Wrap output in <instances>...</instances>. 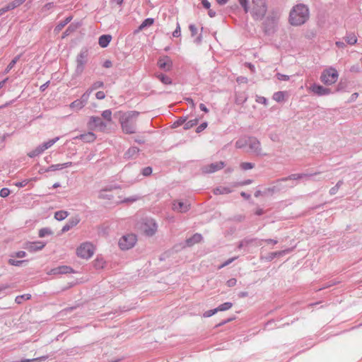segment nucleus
<instances>
[{
    "instance_id": "9",
    "label": "nucleus",
    "mask_w": 362,
    "mask_h": 362,
    "mask_svg": "<svg viewBox=\"0 0 362 362\" xmlns=\"http://www.w3.org/2000/svg\"><path fill=\"white\" fill-rule=\"evenodd\" d=\"M59 139V137H55L52 139L49 140L47 142L43 143L42 144L38 146L33 151L28 153V156L30 158H34V157L40 155L45 150L50 148L52 145H54Z\"/></svg>"
},
{
    "instance_id": "54",
    "label": "nucleus",
    "mask_w": 362,
    "mask_h": 362,
    "mask_svg": "<svg viewBox=\"0 0 362 362\" xmlns=\"http://www.w3.org/2000/svg\"><path fill=\"white\" fill-rule=\"evenodd\" d=\"M218 311H217V309L215 308V309H213V310H207L206 312H205L204 313V316L206 317H211L213 315H214L215 313H216Z\"/></svg>"
},
{
    "instance_id": "15",
    "label": "nucleus",
    "mask_w": 362,
    "mask_h": 362,
    "mask_svg": "<svg viewBox=\"0 0 362 362\" xmlns=\"http://www.w3.org/2000/svg\"><path fill=\"white\" fill-rule=\"evenodd\" d=\"M310 90L317 95L322 96L331 93V90L322 86L314 83L310 87Z\"/></svg>"
},
{
    "instance_id": "20",
    "label": "nucleus",
    "mask_w": 362,
    "mask_h": 362,
    "mask_svg": "<svg viewBox=\"0 0 362 362\" xmlns=\"http://www.w3.org/2000/svg\"><path fill=\"white\" fill-rule=\"evenodd\" d=\"M74 272L72 268L68 266H61L52 269L50 271L51 274H70Z\"/></svg>"
},
{
    "instance_id": "53",
    "label": "nucleus",
    "mask_w": 362,
    "mask_h": 362,
    "mask_svg": "<svg viewBox=\"0 0 362 362\" xmlns=\"http://www.w3.org/2000/svg\"><path fill=\"white\" fill-rule=\"evenodd\" d=\"M103 86H104L103 82L98 81H96V82L93 83L90 90H95V89H98L99 88L103 87Z\"/></svg>"
},
{
    "instance_id": "12",
    "label": "nucleus",
    "mask_w": 362,
    "mask_h": 362,
    "mask_svg": "<svg viewBox=\"0 0 362 362\" xmlns=\"http://www.w3.org/2000/svg\"><path fill=\"white\" fill-rule=\"evenodd\" d=\"M88 126L90 129H98L100 131H104L107 127V124L100 117L92 116L90 117Z\"/></svg>"
},
{
    "instance_id": "28",
    "label": "nucleus",
    "mask_w": 362,
    "mask_h": 362,
    "mask_svg": "<svg viewBox=\"0 0 362 362\" xmlns=\"http://www.w3.org/2000/svg\"><path fill=\"white\" fill-rule=\"evenodd\" d=\"M139 151V149L137 147H136V146L131 147L125 153V158H132L136 154H138Z\"/></svg>"
},
{
    "instance_id": "18",
    "label": "nucleus",
    "mask_w": 362,
    "mask_h": 362,
    "mask_svg": "<svg viewBox=\"0 0 362 362\" xmlns=\"http://www.w3.org/2000/svg\"><path fill=\"white\" fill-rule=\"evenodd\" d=\"M173 209L181 213H185L189 209V204L182 202H174L173 204Z\"/></svg>"
},
{
    "instance_id": "43",
    "label": "nucleus",
    "mask_w": 362,
    "mask_h": 362,
    "mask_svg": "<svg viewBox=\"0 0 362 362\" xmlns=\"http://www.w3.org/2000/svg\"><path fill=\"white\" fill-rule=\"evenodd\" d=\"M52 234V231L48 228H43L39 230V236L43 238L46 235Z\"/></svg>"
},
{
    "instance_id": "16",
    "label": "nucleus",
    "mask_w": 362,
    "mask_h": 362,
    "mask_svg": "<svg viewBox=\"0 0 362 362\" xmlns=\"http://www.w3.org/2000/svg\"><path fill=\"white\" fill-rule=\"evenodd\" d=\"M158 66L160 69L168 71H170L173 66V62L169 57L165 56L160 58L158 61Z\"/></svg>"
},
{
    "instance_id": "2",
    "label": "nucleus",
    "mask_w": 362,
    "mask_h": 362,
    "mask_svg": "<svg viewBox=\"0 0 362 362\" xmlns=\"http://www.w3.org/2000/svg\"><path fill=\"white\" fill-rule=\"evenodd\" d=\"M309 17V10L304 4H298L290 12L289 21L293 25H300L305 23Z\"/></svg>"
},
{
    "instance_id": "10",
    "label": "nucleus",
    "mask_w": 362,
    "mask_h": 362,
    "mask_svg": "<svg viewBox=\"0 0 362 362\" xmlns=\"http://www.w3.org/2000/svg\"><path fill=\"white\" fill-rule=\"evenodd\" d=\"M76 252L78 257L88 259L93 255V246L89 243H83L77 249Z\"/></svg>"
},
{
    "instance_id": "1",
    "label": "nucleus",
    "mask_w": 362,
    "mask_h": 362,
    "mask_svg": "<svg viewBox=\"0 0 362 362\" xmlns=\"http://www.w3.org/2000/svg\"><path fill=\"white\" fill-rule=\"evenodd\" d=\"M139 115L137 111H129L124 113L120 117L122 131L125 134H134L136 130V120Z\"/></svg>"
},
{
    "instance_id": "55",
    "label": "nucleus",
    "mask_w": 362,
    "mask_h": 362,
    "mask_svg": "<svg viewBox=\"0 0 362 362\" xmlns=\"http://www.w3.org/2000/svg\"><path fill=\"white\" fill-rule=\"evenodd\" d=\"M10 194V191L7 188H3L0 191V196L1 197H6Z\"/></svg>"
},
{
    "instance_id": "29",
    "label": "nucleus",
    "mask_w": 362,
    "mask_h": 362,
    "mask_svg": "<svg viewBox=\"0 0 362 362\" xmlns=\"http://www.w3.org/2000/svg\"><path fill=\"white\" fill-rule=\"evenodd\" d=\"M78 28V25L71 23L69 25V27L66 28V30L64 31L62 35V38L66 37V36L69 35L71 33L75 32L76 29Z\"/></svg>"
},
{
    "instance_id": "50",
    "label": "nucleus",
    "mask_w": 362,
    "mask_h": 362,
    "mask_svg": "<svg viewBox=\"0 0 362 362\" xmlns=\"http://www.w3.org/2000/svg\"><path fill=\"white\" fill-rule=\"evenodd\" d=\"M252 182V180H246L243 182H235L232 185L233 187H238V186H243V185H247Z\"/></svg>"
},
{
    "instance_id": "62",
    "label": "nucleus",
    "mask_w": 362,
    "mask_h": 362,
    "mask_svg": "<svg viewBox=\"0 0 362 362\" xmlns=\"http://www.w3.org/2000/svg\"><path fill=\"white\" fill-rule=\"evenodd\" d=\"M95 97L98 100H102L105 98V94L103 91H98L95 94Z\"/></svg>"
},
{
    "instance_id": "27",
    "label": "nucleus",
    "mask_w": 362,
    "mask_h": 362,
    "mask_svg": "<svg viewBox=\"0 0 362 362\" xmlns=\"http://www.w3.org/2000/svg\"><path fill=\"white\" fill-rule=\"evenodd\" d=\"M72 18L69 16L65 18L63 21L60 22L54 28V32L59 33L60 32L64 27L66 25L71 21Z\"/></svg>"
},
{
    "instance_id": "45",
    "label": "nucleus",
    "mask_w": 362,
    "mask_h": 362,
    "mask_svg": "<svg viewBox=\"0 0 362 362\" xmlns=\"http://www.w3.org/2000/svg\"><path fill=\"white\" fill-rule=\"evenodd\" d=\"M255 167V164L252 163L243 162L240 163V168L244 170L252 169Z\"/></svg>"
},
{
    "instance_id": "14",
    "label": "nucleus",
    "mask_w": 362,
    "mask_h": 362,
    "mask_svg": "<svg viewBox=\"0 0 362 362\" xmlns=\"http://www.w3.org/2000/svg\"><path fill=\"white\" fill-rule=\"evenodd\" d=\"M224 166L225 163L223 161H219L203 166L202 170L204 173H212L223 168Z\"/></svg>"
},
{
    "instance_id": "32",
    "label": "nucleus",
    "mask_w": 362,
    "mask_h": 362,
    "mask_svg": "<svg viewBox=\"0 0 362 362\" xmlns=\"http://www.w3.org/2000/svg\"><path fill=\"white\" fill-rule=\"evenodd\" d=\"M21 55H17L15 57L11 62L8 64L6 69L4 71V74H7L9 71L15 66L17 62L20 59Z\"/></svg>"
},
{
    "instance_id": "8",
    "label": "nucleus",
    "mask_w": 362,
    "mask_h": 362,
    "mask_svg": "<svg viewBox=\"0 0 362 362\" xmlns=\"http://www.w3.org/2000/svg\"><path fill=\"white\" fill-rule=\"evenodd\" d=\"M136 238L133 234L122 236L119 240V246L122 250H127L134 247Z\"/></svg>"
},
{
    "instance_id": "34",
    "label": "nucleus",
    "mask_w": 362,
    "mask_h": 362,
    "mask_svg": "<svg viewBox=\"0 0 362 362\" xmlns=\"http://www.w3.org/2000/svg\"><path fill=\"white\" fill-rule=\"evenodd\" d=\"M84 106L85 105L78 99L70 104V107L76 110H79Z\"/></svg>"
},
{
    "instance_id": "31",
    "label": "nucleus",
    "mask_w": 362,
    "mask_h": 362,
    "mask_svg": "<svg viewBox=\"0 0 362 362\" xmlns=\"http://www.w3.org/2000/svg\"><path fill=\"white\" fill-rule=\"evenodd\" d=\"M153 22H154V20L153 18H149L145 19L142 22V23L139 25V30H142L145 28L151 26V25L153 24Z\"/></svg>"
},
{
    "instance_id": "25",
    "label": "nucleus",
    "mask_w": 362,
    "mask_h": 362,
    "mask_svg": "<svg viewBox=\"0 0 362 362\" xmlns=\"http://www.w3.org/2000/svg\"><path fill=\"white\" fill-rule=\"evenodd\" d=\"M112 40L110 35H103L99 37L98 43L101 47H106Z\"/></svg>"
},
{
    "instance_id": "49",
    "label": "nucleus",
    "mask_w": 362,
    "mask_h": 362,
    "mask_svg": "<svg viewBox=\"0 0 362 362\" xmlns=\"http://www.w3.org/2000/svg\"><path fill=\"white\" fill-rule=\"evenodd\" d=\"M139 199V197L138 196H132V197H129L125 199H124L123 201H122V202L123 203H133L136 201H137L138 199Z\"/></svg>"
},
{
    "instance_id": "38",
    "label": "nucleus",
    "mask_w": 362,
    "mask_h": 362,
    "mask_svg": "<svg viewBox=\"0 0 362 362\" xmlns=\"http://www.w3.org/2000/svg\"><path fill=\"white\" fill-rule=\"evenodd\" d=\"M278 192H279L278 187L272 186L271 187L265 188L263 191V194L264 195H268V194H272Z\"/></svg>"
},
{
    "instance_id": "42",
    "label": "nucleus",
    "mask_w": 362,
    "mask_h": 362,
    "mask_svg": "<svg viewBox=\"0 0 362 362\" xmlns=\"http://www.w3.org/2000/svg\"><path fill=\"white\" fill-rule=\"evenodd\" d=\"M247 100L245 95L243 93L237 94L235 97V103L238 105L244 103Z\"/></svg>"
},
{
    "instance_id": "58",
    "label": "nucleus",
    "mask_w": 362,
    "mask_h": 362,
    "mask_svg": "<svg viewBox=\"0 0 362 362\" xmlns=\"http://www.w3.org/2000/svg\"><path fill=\"white\" fill-rule=\"evenodd\" d=\"M240 4L243 7L245 12H247V0H238Z\"/></svg>"
},
{
    "instance_id": "41",
    "label": "nucleus",
    "mask_w": 362,
    "mask_h": 362,
    "mask_svg": "<svg viewBox=\"0 0 362 362\" xmlns=\"http://www.w3.org/2000/svg\"><path fill=\"white\" fill-rule=\"evenodd\" d=\"M284 93L282 91L276 92L273 95V99L277 102H281L284 100Z\"/></svg>"
},
{
    "instance_id": "46",
    "label": "nucleus",
    "mask_w": 362,
    "mask_h": 362,
    "mask_svg": "<svg viewBox=\"0 0 362 362\" xmlns=\"http://www.w3.org/2000/svg\"><path fill=\"white\" fill-rule=\"evenodd\" d=\"M102 117L107 122L112 121V112L110 110H106L103 112Z\"/></svg>"
},
{
    "instance_id": "61",
    "label": "nucleus",
    "mask_w": 362,
    "mask_h": 362,
    "mask_svg": "<svg viewBox=\"0 0 362 362\" xmlns=\"http://www.w3.org/2000/svg\"><path fill=\"white\" fill-rule=\"evenodd\" d=\"M53 7H54L53 2L47 3L43 6L42 11H48V10L52 8Z\"/></svg>"
},
{
    "instance_id": "51",
    "label": "nucleus",
    "mask_w": 362,
    "mask_h": 362,
    "mask_svg": "<svg viewBox=\"0 0 362 362\" xmlns=\"http://www.w3.org/2000/svg\"><path fill=\"white\" fill-rule=\"evenodd\" d=\"M142 175L145 177L149 176L152 173V168L151 167H146L142 169Z\"/></svg>"
},
{
    "instance_id": "5",
    "label": "nucleus",
    "mask_w": 362,
    "mask_h": 362,
    "mask_svg": "<svg viewBox=\"0 0 362 362\" xmlns=\"http://www.w3.org/2000/svg\"><path fill=\"white\" fill-rule=\"evenodd\" d=\"M320 173H315L314 174H306V173H300V174H292L288 177L279 179L276 181V185H274V187H278L279 192H280L281 189L284 188V187L282 185L283 182H286L288 180H297L303 178H307L310 179L312 177L319 174Z\"/></svg>"
},
{
    "instance_id": "30",
    "label": "nucleus",
    "mask_w": 362,
    "mask_h": 362,
    "mask_svg": "<svg viewBox=\"0 0 362 362\" xmlns=\"http://www.w3.org/2000/svg\"><path fill=\"white\" fill-rule=\"evenodd\" d=\"M69 214L66 211H58L54 214V218L58 221H62L68 216Z\"/></svg>"
},
{
    "instance_id": "40",
    "label": "nucleus",
    "mask_w": 362,
    "mask_h": 362,
    "mask_svg": "<svg viewBox=\"0 0 362 362\" xmlns=\"http://www.w3.org/2000/svg\"><path fill=\"white\" fill-rule=\"evenodd\" d=\"M246 146H247V139H240L235 142L237 148H242Z\"/></svg>"
},
{
    "instance_id": "36",
    "label": "nucleus",
    "mask_w": 362,
    "mask_h": 362,
    "mask_svg": "<svg viewBox=\"0 0 362 362\" xmlns=\"http://www.w3.org/2000/svg\"><path fill=\"white\" fill-rule=\"evenodd\" d=\"M233 306V303L230 302L224 303L220 305L218 308H216L217 311H225L231 308Z\"/></svg>"
},
{
    "instance_id": "4",
    "label": "nucleus",
    "mask_w": 362,
    "mask_h": 362,
    "mask_svg": "<svg viewBox=\"0 0 362 362\" xmlns=\"http://www.w3.org/2000/svg\"><path fill=\"white\" fill-rule=\"evenodd\" d=\"M279 13L277 11L270 12L263 23V29L267 34L274 32L279 19Z\"/></svg>"
},
{
    "instance_id": "37",
    "label": "nucleus",
    "mask_w": 362,
    "mask_h": 362,
    "mask_svg": "<svg viewBox=\"0 0 362 362\" xmlns=\"http://www.w3.org/2000/svg\"><path fill=\"white\" fill-rule=\"evenodd\" d=\"M198 121L199 120L197 119H194L189 120L187 122H185L184 129H189L196 126L198 124Z\"/></svg>"
},
{
    "instance_id": "13",
    "label": "nucleus",
    "mask_w": 362,
    "mask_h": 362,
    "mask_svg": "<svg viewBox=\"0 0 362 362\" xmlns=\"http://www.w3.org/2000/svg\"><path fill=\"white\" fill-rule=\"evenodd\" d=\"M247 146L250 150V152L255 153L256 155H262V148L259 141L255 137L247 138Z\"/></svg>"
},
{
    "instance_id": "19",
    "label": "nucleus",
    "mask_w": 362,
    "mask_h": 362,
    "mask_svg": "<svg viewBox=\"0 0 362 362\" xmlns=\"http://www.w3.org/2000/svg\"><path fill=\"white\" fill-rule=\"evenodd\" d=\"M45 246V243L40 241L28 243L26 249L30 252H36L42 250Z\"/></svg>"
},
{
    "instance_id": "3",
    "label": "nucleus",
    "mask_w": 362,
    "mask_h": 362,
    "mask_svg": "<svg viewBox=\"0 0 362 362\" xmlns=\"http://www.w3.org/2000/svg\"><path fill=\"white\" fill-rule=\"evenodd\" d=\"M252 4L251 14L253 18L257 21L262 20L267 10L265 0H252Z\"/></svg>"
},
{
    "instance_id": "44",
    "label": "nucleus",
    "mask_w": 362,
    "mask_h": 362,
    "mask_svg": "<svg viewBox=\"0 0 362 362\" xmlns=\"http://www.w3.org/2000/svg\"><path fill=\"white\" fill-rule=\"evenodd\" d=\"M26 0H13V1L10 2L8 4L10 5L11 8L13 9L18 7L21 4H23Z\"/></svg>"
},
{
    "instance_id": "60",
    "label": "nucleus",
    "mask_w": 362,
    "mask_h": 362,
    "mask_svg": "<svg viewBox=\"0 0 362 362\" xmlns=\"http://www.w3.org/2000/svg\"><path fill=\"white\" fill-rule=\"evenodd\" d=\"M236 282H237V280L235 278H232L230 279H229L227 282H226V284L228 287H233L234 286L235 284H236Z\"/></svg>"
},
{
    "instance_id": "39",
    "label": "nucleus",
    "mask_w": 362,
    "mask_h": 362,
    "mask_svg": "<svg viewBox=\"0 0 362 362\" xmlns=\"http://www.w3.org/2000/svg\"><path fill=\"white\" fill-rule=\"evenodd\" d=\"M91 92H92V90H88L86 93H84L81 95V98L78 99L84 105H86V104L87 103Z\"/></svg>"
},
{
    "instance_id": "17",
    "label": "nucleus",
    "mask_w": 362,
    "mask_h": 362,
    "mask_svg": "<svg viewBox=\"0 0 362 362\" xmlns=\"http://www.w3.org/2000/svg\"><path fill=\"white\" fill-rule=\"evenodd\" d=\"M80 221V218L78 216L71 218L68 222L64 225L62 229V233L69 231L74 226H76Z\"/></svg>"
},
{
    "instance_id": "24",
    "label": "nucleus",
    "mask_w": 362,
    "mask_h": 362,
    "mask_svg": "<svg viewBox=\"0 0 362 362\" xmlns=\"http://www.w3.org/2000/svg\"><path fill=\"white\" fill-rule=\"evenodd\" d=\"M95 135L92 132H88L76 136L75 139H79L85 142H92L95 139Z\"/></svg>"
},
{
    "instance_id": "47",
    "label": "nucleus",
    "mask_w": 362,
    "mask_h": 362,
    "mask_svg": "<svg viewBox=\"0 0 362 362\" xmlns=\"http://www.w3.org/2000/svg\"><path fill=\"white\" fill-rule=\"evenodd\" d=\"M30 297H31V296L30 294H24L22 296H18L16 298V302L18 304H21V303H22L23 300H28L30 298Z\"/></svg>"
},
{
    "instance_id": "48",
    "label": "nucleus",
    "mask_w": 362,
    "mask_h": 362,
    "mask_svg": "<svg viewBox=\"0 0 362 362\" xmlns=\"http://www.w3.org/2000/svg\"><path fill=\"white\" fill-rule=\"evenodd\" d=\"M27 261L25 260H15V259H9L8 260V263L11 264V265H13V266H21L23 263L26 262Z\"/></svg>"
},
{
    "instance_id": "23",
    "label": "nucleus",
    "mask_w": 362,
    "mask_h": 362,
    "mask_svg": "<svg viewBox=\"0 0 362 362\" xmlns=\"http://www.w3.org/2000/svg\"><path fill=\"white\" fill-rule=\"evenodd\" d=\"M71 165H72V163L71 162H67V163H62V164L52 165H50L46 170V171L49 172V171L59 170H62V169H63L64 168H67V167H69V166H71Z\"/></svg>"
},
{
    "instance_id": "57",
    "label": "nucleus",
    "mask_w": 362,
    "mask_h": 362,
    "mask_svg": "<svg viewBox=\"0 0 362 362\" xmlns=\"http://www.w3.org/2000/svg\"><path fill=\"white\" fill-rule=\"evenodd\" d=\"M185 122H186V118L180 117V119H178L177 120L176 122L174 123V125L175 127H178V126H180V125L183 124H185Z\"/></svg>"
},
{
    "instance_id": "52",
    "label": "nucleus",
    "mask_w": 362,
    "mask_h": 362,
    "mask_svg": "<svg viewBox=\"0 0 362 362\" xmlns=\"http://www.w3.org/2000/svg\"><path fill=\"white\" fill-rule=\"evenodd\" d=\"M276 76L279 81H288L290 79L289 76L280 73H277Z\"/></svg>"
},
{
    "instance_id": "26",
    "label": "nucleus",
    "mask_w": 362,
    "mask_h": 362,
    "mask_svg": "<svg viewBox=\"0 0 362 362\" xmlns=\"http://www.w3.org/2000/svg\"><path fill=\"white\" fill-rule=\"evenodd\" d=\"M231 192V190L230 188L223 186L217 187L214 189V193L216 195L218 194H229Z\"/></svg>"
},
{
    "instance_id": "59",
    "label": "nucleus",
    "mask_w": 362,
    "mask_h": 362,
    "mask_svg": "<svg viewBox=\"0 0 362 362\" xmlns=\"http://www.w3.org/2000/svg\"><path fill=\"white\" fill-rule=\"evenodd\" d=\"M237 259V257H236L228 259L227 261H226L223 264H222L219 267V268L221 269V268H223V267H226V266H228L229 264L232 263V262H233L235 259Z\"/></svg>"
},
{
    "instance_id": "35",
    "label": "nucleus",
    "mask_w": 362,
    "mask_h": 362,
    "mask_svg": "<svg viewBox=\"0 0 362 362\" xmlns=\"http://www.w3.org/2000/svg\"><path fill=\"white\" fill-rule=\"evenodd\" d=\"M345 40L349 45H354L357 42V38L354 34H349L345 37Z\"/></svg>"
},
{
    "instance_id": "64",
    "label": "nucleus",
    "mask_w": 362,
    "mask_h": 362,
    "mask_svg": "<svg viewBox=\"0 0 362 362\" xmlns=\"http://www.w3.org/2000/svg\"><path fill=\"white\" fill-rule=\"evenodd\" d=\"M189 30L191 31V33H192V35L194 36L197 34V28L195 27L194 25H190L189 27Z\"/></svg>"
},
{
    "instance_id": "21",
    "label": "nucleus",
    "mask_w": 362,
    "mask_h": 362,
    "mask_svg": "<svg viewBox=\"0 0 362 362\" xmlns=\"http://www.w3.org/2000/svg\"><path fill=\"white\" fill-rule=\"evenodd\" d=\"M202 236L199 233H195L192 237L186 240V244L187 246L191 247L196 243L201 242Z\"/></svg>"
},
{
    "instance_id": "7",
    "label": "nucleus",
    "mask_w": 362,
    "mask_h": 362,
    "mask_svg": "<svg viewBox=\"0 0 362 362\" xmlns=\"http://www.w3.org/2000/svg\"><path fill=\"white\" fill-rule=\"evenodd\" d=\"M140 228L146 235L152 236L157 230V224L153 219L146 218L142 221Z\"/></svg>"
},
{
    "instance_id": "6",
    "label": "nucleus",
    "mask_w": 362,
    "mask_h": 362,
    "mask_svg": "<svg viewBox=\"0 0 362 362\" xmlns=\"http://www.w3.org/2000/svg\"><path fill=\"white\" fill-rule=\"evenodd\" d=\"M338 78V73L335 69L329 68L323 71L320 80L325 85L329 86L334 83Z\"/></svg>"
},
{
    "instance_id": "56",
    "label": "nucleus",
    "mask_w": 362,
    "mask_h": 362,
    "mask_svg": "<svg viewBox=\"0 0 362 362\" xmlns=\"http://www.w3.org/2000/svg\"><path fill=\"white\" fill-rule=\"evenodd\" d=\"M207 127V123L206 122H203L202 124H201L199 126H198L197 127V129H196V132L197 133H199L201 132H202L204 129H205Z\"/></svg>"
},
{
    "instance_id": "11",
    "label": "nucleus",
    "mask_w": 362,
    "mask_h": 362,
    "mask_svg": "<svg viewBox=\"0 0 362 362\" xmlns=\"http://www.w3.org/2000/svg\"><path fill=\"white\" fill-rule=\"evenodd\" d=\"M88 50L86 49H83L81 50L80 53L78 54L76 58V72L78 74H81L84 69V66L87 62L88 59Z\"/></svg>"
},
{
    "instance_id": "63",
    "label": "nucleus",
    "mask_w": 362,
    "mask_h": 362,
    "mask_svg": "<svg viewBox=\"0 0 362 362\" xmlns=\"http://www.w3.org/2000/svg\"><path fill=\"white\" fill-rule=\"evenodd\" d=\"M180 33H181L180 27V25L178 24L177 28H176V29L173 33V37H179L180 35Z\"/></svg>"
},
{
    "instance_id": "33",
    "label": "nucleus",
    "mask_w": 362,
    "mask_h": 362,
    "mask_svg": "<svg viewBox=\"0 0 362 362\" xmlns=\"http://www.w3.org/2000/svg\"><path fill=\"white\" fill-rule=\"evenodd\" d=\"M157 78L164 84H171L172 83L171 78L163 74H158Z\"/></svg>"
},
{
    "instance_id": "22",
    "label": "nucleus",
    "mask_w": 362,
    "mask_h": 362,
    "mask_svg": "<svg viewBox=\"0 0 362 362\" xmlns=\"http://www.w3.org/2000/svg\"><path fill=\"white\" fill-rule=\"evenodd\" d=\"M291 250H292L291 249H286V250H284L281 251L270 252L268 254V256L267 257V259L269 261H271L276 257L283 256L286 254L291 252Z\"/></svg>"
}]
</instances>
